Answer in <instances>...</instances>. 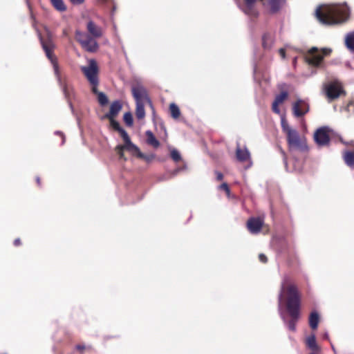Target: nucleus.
<instances>
[{
  "label": "nucleus",
  "instance_id": "42",
  "mask_svg": "<svg viewBox=\"0 0 354 354\" xmlns=\"http://www.w3.org/2000/svg\"><path fill=\"white\" fill-rule=\"evenodd\" d=\"M76 348H77V350L81 351V350L84 349V348H85V346H84V345H77Z\"/></svg>",
  "mask_w": 354,
  "mask_h": 354
},
{
  "label": "nucleus",
  "instance_id": "5",
  "mask_svg": "<svg viewBox=\"0 0 354 354\" xmlns=\"http://www.w3.org/2000/svg\"><path fill=\"white\" fill-rule=\"evenodd\" d=\"M75 38L81 44L82 48L88 52H95L99 48V45L97 41V38L94 37L86 32L77 30L75 32Z\"/></svg>",
  "mask_w": 354,
  "mask_h": 354
},
{
  "label": "nucleus",
  "instance_id": "22",
  "mask_svg": "<svg viewBox=\"0 0 354 354\" xmlns=\"http://www.w3.org/2000/svg\"><path fill=\"white\" fill-rule=\"evenodd\" d=\"M263 46L266 49H270L273 44V37L271 34L266 33L263 36Z\"/></svg>",
  "mask_w": 354,
  "mask_h": 354
},
{
  "label": "nucleus",
  "instance_id": "43",
  "mask_svg": "<svg viewBox=\"0 0 354 354\" xmlns=\"http://www.w3.org/2000/svg\"><path fill=\"white\" fill-rule=\"evenodd\" d=\"M36 180H37V184H38V185H40V178H39V177H37V178H36Z\"/></svg>",
  "mask_w": 354,
  "mask_h": 354
},
{
  "label": "nucleus",
  "instance_id": "31",
  "mask_svg": "<svg viewBox=\"0 0 354 354\" xmlns=\"http://www.w3.org/2000/svg\"><path fill=\"white\" fill-rule=\"evenodd\" d=\"M124 121L127 125L131 127L133 124V117L131 113L127 112L124 114L123 117Z\"/></svg>",
  "mask_w": 354,
  "mask_h": 354
},
{
  "label": "nucleus",
  "instance_id": "37",
  "mask_svg": "<svg viewBox=\"0 0 354 354\" xmlns=\"http://www.w3.org/2000/svg\"><path fill=\"white\" fill-rule=\"evenodd\" d=\"M259 259L263 263H266L267 261V257L263 254H260L259 256Z\"/></svg>",
  "mask_w": 354,
  "mask_h": 354
},
{
  "label": "nucleus",
  "instance_id": "17",
  "mask_svg": "<svg viewBox=\"0 0 354 354\" xmlns=\"http://www.w3.org/2000/svg\"><path fill=\"white\" fill-rule=\"evenodd\" d=\"M288 93L287 91H281L279 95L275 97V99L272 104V111L279 115H281V111L279 108V105L282 104L284 100L288 97Z\"/></svg>",
  "mask_w": 354,
  "mask_h": 354
},
{
  "label": "nucleus",
  "instance_id": "46",
  "mask_svg": "<svg viewBox=\"0 0 354 354\" xmlns=\"http://www.w3.org/2000/svg\"><path fill=\"white\" fill-rule=\"evenodd\" d=\"M296 59H297L296 57L294 58V60H293L294 62H296Z\"/></svg>",
  "mask_w": 354,
  "mask_h": 354
},
{
  "label": "nucleus",
  "instance_id": "40",
  "mask_svg": "<svg viewBox=\"0 0 354 354\" xmlns=\"http://www.w3.org/2000/svg\"><path fill=\"white\" fill-rule=\"evenodd\" d=\"M71 3H73V4H80L82 3L84 0H71Z\"/></svg>",
  "mask_w": 354,
  "mask_h": 354
},
{
  "label": "nucleus",
  "instance_id": "19",
  "mask_svg": "<svg viewBox=\"0 0 354 354\" xmlns=\"http://www.w3.org/2000/svg\"><path fill=\"white\" fill-rule=\"evenodd\" d=\"M306 344L308 348L313 351H317L319 350V346L316 342V338L315 334H312L306 337Z\"/></svg>",
  "mask_w": 354,
  "mask_h": 354
},
{
  "label": "nucleus",
  "instance_id": "2",
  "mask_svg": "<svg viewBox=\"0 0 354 354\" xmlns=\"http://www.w3.org/2000/svg\"><path fill=\"white\" fill-rule=\"evenodd\" d=\"M317 19L324 25H334L345 21L349 16L346 4L326 5L315 11Z\"/></svg>",
  "mask_w": 354,
  "mask_h": 354
},
{
  "label": "nucleus",
  "instance_id": "36",
  "mask_svg": "<svg viewBox=\"0 0 354 354\" xmlns=\"http://www.w3.org/2000/svg\"><path fill=\"white\" fill-rule=\"evenodd\" d=\"M290 46H286L285 48H280L279 50V53L281 55V57L284 59L286 57V50L289 48Z\"/></svg>",
  "mask_w": 354,
  "mask_h": 354
},
{
  "label": "nucleus",
  "instance_id": "13",
  "mask_svg": "<svg viewBox=\"0 0 354 354\" xmlns=\"http://www.w3.org/2000/svg\"><path fill=\"white\" fill-rule=\"evenodd\" d=\"M132 94L136 100V104L140 102L145 103V101L150 102L145 88L140 85H138L132 88Z\"/></svg>",
  "mask_w": 354,
  "mask_h": 354
},
{
  "label": "nucleus",
  "instance_id": "26",
  "mask_svg": "<svg viewBox=\"0 0 354 354\" xmlns=\"http://www.w3.org/2000/svg\"><path fill=\"white\" fill-rule=\"evenodd\" d=\"M50 1L55 8L58 11L63 12L66 10V7L63 0H50Z\"/></svg>",
  "mask_w": 354,
  "mask_h": 354
},
{
  "label": "nucleus",
  "instance_id": "24",
  "mask_svg": "<svg viewBox=\"0 0 354 354\" xmlns=\"http://www.w3.org/2000/svg\"><path fill=\"white\" fill-rule=\"evenodd\" d=\"M344 160L346 164L351 167L354 168V153L352 151H346L344 155Z\"/></svg>",
  "mask_w": 354,
  "mask_h": 354
},
{
  "label": "nucleus",
  "instance_id": "39",
  "mask_svg": "<svg viewBox=\"0 0 354 354\" xmlns=\"http://www.w3.org/2000/svg\"><path fill=\"white\" fill-rule=\"evenodd\" d=\"M55 133L56 134H59V135H60L62 136V144H64V142H65V138H64V134L62 132H60V131H56Z\"/></svg>",
  "mask_w": 354,
  "mask_h": 354
},
{
  "label": "nucleus",
  "instance_id": "1",
  "mask_svg": "<svg viewBox=\"0 0 354 354\" xmlns=\"http://www.w3.org/2000/svg\"><path fill=\"white\" fill-rule=\"evenodd\" d=\"M288 278L284 277L278 297V311L281 318L289 330L295 331L296 323L299 319L300 297L295 285H288Z\"/></svg>",
  "mask_w": 354,
  "mask_h": 354
},
{
  "label": "nucleus",
  "instance_id": "45",
  "mask_svg": "<svg viewBox=\"0 0 354 354\" xmlns=\"http://www.w3.org/2000/svg\"><path fill=\"white\" fill-rule=\"evenodd\" d=\"M284 160L285 165H286V158H284V160Z\"/></svg>",
  "mask_w": 354,
  "mask_h": 354
},
{
  "label": "nucleus",
  "instance_id": "29",
  "mask_svg": "<svg viewBox=\"0 0 354 354\" xmlns=\"http://www.w3.org/2000/svg\"><path fill=\"white\" fill-rule=\"evenodd\" d=\"M97 100H98L99 103L100 104V105L104 106V105L107 104V103L109 102L108 97L103 92H100V93H97Z\"/></svg>",
  "mask_w": 354,
  "mask_h": 354
},
{
  "label": "nucleus",
  "instance_id": "25",
  "mask_svg": "<svg viewBox=\"0 0 354 354\" xmlns=\"http://www.w3.org/2000/svg\"><path fill=\"white\" fill-rule=\"evenodd\" d=\"M136 115L138 119L144 118L145 115V103L140 102L136 104Z\"/></svg>",
  "mask_w": 354,
  "mask_h": 354
},
{
  "label": "nucleus",
  "instance_id": "4",
  "mask_svg": "<svg viewBox=\"0 0 354 354\" xmlns=\"http://www.w3.org/2000/svg\"><path fill=\"white\" fill-rule=\"evenodd\" d=\"M39 38H40V41H41V46H42V48L44 49V50L45 51L46 53V55L47 56V57L50 59V61L51 62V63L53 64V68H54V71H55V73L57 77V80L62 88V90H63V92L65 95V97L66 98H69L70 97V92H71V88H69V86H68V84H63L62 82H61V80H60V77H59V72H58V66H57V63L56 62V59L54 57L53 53H52V49H53V46H52V44L50 42H48V43H46L44 41V40L41 38V37L39 36Z\"/></svg>",
  "mask_w": 354,
  "mask_h": 354
},
{
  "label": "nucleus",
  "instance_id": "8",
  "mask_svg": "<svg viewBox=\"0 0 354 354\" xmlns=\"http://www.w3.org/2000/svg\"><path fill=\"white\" fill-rule=\"evenodd\" d=\"M81 70L90 83H95L98 80V66L95 59H89L88 66H82Z\"/></svg>",
  "mask_w": 354,
  "mask_h": 354
},
{
  "label": "nucleus",
  "instance_id": "20",
  "mask_svg": "<svg viewBox=\"0 0 354 354\" xmlns=\"http://www.w3.org/2000/svg\"><path fill=\"white\" fill-rule=\"evenodd\" d=\"M319 316L316 311H313L309 316V325L312 329H316L318 326Z\"/></svg>",
  "mask_w": 354,
  "mask_h": 354
},
{
  "label": "nucleus",
  "instance_id": "6",
  "mask_svg": "<svg viewBox=\"0 0 354 354\" xmlns=\"http://www.w3.org/2000/svg\"><path fill=\"white\" fill-rule=\"evenodd\" d=\"M331 49L324 48L318 50L316 47H313L308 50V54L306 56V62L312 66H319L325 56L330 55Z\"/></svg>",
  "mask_w": 354,
  "mask_h": 354
},
{
  "label": "nucleus",
  "instance_id": "3",
  "mask_svg": "<svg viewBox=\"0 0 354 354\" xmlns=\"http://www.w3.org/2000/svg\"><path fill=\"white\" fill-rule=\"evenodd\" d=\"M281 124L282 130L286 133L290 150L306 149L305 139L301 138L298 131L288 124L283 115H281Z\"/></svg>",
  "mask_w": 354,
  "mask_h": 354
},
{
  "label": "nucleus",
  "instance_id": "14",
  "mask_svg": "<svg viewBox=\"0 0 354 354\" xmlns=\"http://www.w3.org/2000/svg\"><path fill=\"white\" fill-rule=\"evenodd\" d=\"M264 223V219L260 217L250 218L247 222V227L248 230L252 234H258L260 232L262 226Z\"/></svg>",
  "mask_w": 354,
  "mask_h": 354
},
{
  "label": "nucleus",
  "instance_id": "16",
  "mask_svg": "<svg viewBox=\"0 0 354 354\" xmlns=\"http://www.w3.org/2000/svg\"><path fill=\"white\" fill-rule=\"evenodd\" d=\"M87 33L96 38H100L103 35L102 28L97 25L94 21L90 20L86 24Z\"/></svg>",
  "mask_w": 354,
  "mask_h": 354
},
{
  "label": "nucleus",
  "instance_id": "44",
  "mask_svg": "<svg viewBox=\"0 0 354 354\" xmlns=\"http://www.w3.org/2000/svg\"><path fill=\"white\" fill-rule=\"evenodd\" d=\"M324 337L326 338V339H328V334L327 333H326L324 335Z\"/></svg>",
  "mask_w": 354,
  "mask_h": 354
},
{
  "label": "nucleus",
  "instance_id": "11",
  "mask_svg": "<svg viewBox=\"0 0 354 354\" xmlns=\"http://www.w3.org/2000/svg\"><path fill=\"white\" fill-rule=\"evenodd\" d=\"M308 111L309 105L306 101L303 100H298L292 104V113L293 115L297 118L304 115Z\"/></svg>",
  "mask_w": 354,
  "mask_h": 354
},
{
  "label": "nucleus",
  "instance_id": "9",
  "mask_svg": "<svg viewBox=\"0 0 354 354\" xmlns=\"http://www.w3.org/2000/svg\"><path fill=\"white\" fill-rule=\"evenodd\" d=\"M314 140L319 147H324L329 144V128L327 127H322L316 130L314 133Z\"/></svg>",
  "mask_w": 354,
  "mask_h": 354
},
{
  "label": "nucleus",
  "instance_id": "21",
  "mask_svg": "<svg viewBox=\"0 0 354 354\" xmlns=\"http://www.w3.org/2000/svg\"><path fill=\"white\" fill-rule=\"evenodd\" d=\"M146 136H147V142L149 145L153 146L155 148H157L160 145L159 141L156 138L154 135L151 131H146Z\"/></svg>",
  "mask_w": 354,
  "mask_h": 354
},
{
  "label": "nucleus",
  "instance_id": "18",
  "mask_svg": "<svg viewBox=\"0 0 354 354\" xmlns=\"http://www.w3.org/2000/svg\"><path fill=\"white\" fill-rule=\"evenodd\" d=\"M122 108V105L120 101L115 100L113 102L110 106L109 112L107 113L104 117L107 119H112L113 118H115L121 111Z\"/></svg>",
  "mask_w": 354,
  "mask_h": 354
},
{
  "label": "nucleus",
  "instance_id": "7",
  "mask_svg": "<svg viewBox=\"0 0 354 354\" xmlns=\"http://www.w3.org/2000/svg\"><path fill=\"white\" fill-rule=\"evenodd\" d=\"M263 0H241L238 3L239 8L248 16L251 18H256L259 15V12L256 8V4L259 1Z\"/></svg>",
  "mask_w": 354,
  "mask_h": 354
},
{
  "label": "nucleus",
  "instance_id": "32",
  "mask_svg": "<svg viewBox=\"0 0 354 354\" xmlns=\"http://www.w3.org/2000/svg\"><path fill=\"white\" fill-rule=\"evenodd\" d=\"M171 157L175 161L178 162L181 159V156L178 150L175 149H172L171 150Z\"/></svg>",
  "mask_w": 354,
  "mask_h": 354
},
{
  "label": "nucleus",
  "instance_id": "38",
  "mask_svg": "<svg viewBox=\"0 0 354 354\" xmlns=\"http://www.w3.org/2000/svg\"><path fill=\"white\" fill-rule=\"evenodd\" d=\"M216 175L218 180H221L223 178V176L221 172L216 171Z\"/></svg>",
  "mask_w": 354,
  "mask_h": 354
},
{
  "label": "nucleus",
  "instance_id": "28",
  "mask_svg": "<svg viewBox=\"0 0 354 354\" xmlns=\"http://www.w3.org/2000/svg\"><path fill=\"white\" fill-rule=\"evenodd\" d=\"M169 110L171 112V116L176 119L180 116V112L178 106L174 103H171L169 106Z\"/></svg>",
  "mask_w": 354,
  "mask_h": 354
},
{
  "label": "nucleus",
  "instance_id": "41",
  "mask_svg": "<svg viewBox=\"0 0 354 354\" xmlns=\"http://www.w3.org/2000/svg\"><path fill=\"white\" fill-rule=\"evenodd\" d=\"M21 243V241L19 239H16L14 241V245L17 246V245H19Z\"/></svg>",
  "mask_w": 354,
  "mask_h": 354
},
{
  "label": "nucleus",
  "instance_id": "33",
  "mask_svg": "<svg viewBox=\"0 0 354 354\" xmlns=\"http://www.w3.org/2000/svg\"><path fill=\"white\" fill-rule=\"evenodd\" d=\"M124 149V147L122 145H118L115 147V151H116L117 153L118 154L120 158H121V159H124V152H123Z\"/></svg>",
  "mask_w": 354,
  "mask_h": 354
},
{
  "label": "nucleus",
  "instance_id": "30",
  "mask_svg": "<svg viewBox=\"0 0 354 354\" xmlns=\"http://www.w3.org/2000/svg\"><path fill=\"white\" fill-rule=\"evenodd\" d=\"M111 123V125L112 127L120 132V135L122 136V131H125L124 129L121 128L120 126V124L115 120V118H113L112 119H109Z\"/></svg>",
  "mask_w": 354,
  "mask_h": 354
},
{
  "label": "nucleus",
  "instance_id": "10",
  "mask_svg": "<svg viewBox=\"0 0 354 354\" xmlns=\"http://www.w3.org/2000/svg\"><path fill=\"white\" fill-rule=\"evenodd\" d=\"M325 92L328 98L332 100L337 98L343 90L340 83L335 81L325 85Z\"/></svg>",
  "mask_w": 354,
  "mask_h": 354
},
{
  "label": "nucleus",
  "instance_id": "35",
  "mask_svg": "<svg viewBox=\"0 0 354 354\" xmlns=\"http://www.w3.org/2000/svg\"><path fill=\"white\" fill-rule=\"evenodd\" d=\"M219 189L224 190L227 194L230 195V189L227 183H224L219 186Z\"/></svg>",
  "mask_w": 354,
  "mask_h": 354
},
{
  "label": "nucleus",
  "instance_id": "15",
  "mask_svg": "<svg viewBox=\"0 0 354 354\" xmlns=\"http://www.w3.org/2000/svg\"><path fill=\"white\" fill-rule=\"evenodd\" d=\"M236 157L240 162H249V165L246 167V169L251 167L252 162L250 158V153L245 147L241 148L239 145L237 146L236 149Z\"/></svg>",
  "mask_w": 354,
  "mask_h": 354
},
{
  "label": "nucleus",
  "instance_id": "34",
  "mask_svg": "<svg viewBox=\"0 0 354 354\" xmlns=\"http://www.w3.org/2000/svg\"><path fill=\"white\" fill-rule=\"evenodd\" d=\"M98 82H99V81H98V80H97L96 82H95V83H90L91 84V86H92V91H93V93H94L96 95H97V93H100L97 90Z\"/></svg>",
  "mask_w": 354,
  "mask_h": 354
},
{
  "label": "nucleus",
  "instance_id": "27",
  "mask_svg": "<svg viewBox=\"0 0 354 354\" xmlns=\"http://www.w3.org/2000/svg\"><path fill=\"white\" fill-rule=\"evenodd\" d=\"M281 1L282 0H268L271 12H276L278 11L280 8Z\"/></svg>",
  "mask_w": 354,
  "mask_h": 354
},
{
  "label": "nucleus",
  "instance_id": "12",
  "mask_svg": "<svg viewBox=\"0 0 354 354\" xmlns=\"http://www.w3.org/2000/svg\"><path fill=\"white\" fill-rule=\"evenodd\" d=\"M122 138L124 142V149L137 153L140 158H145L142 153L140 152L139 148L131 142L130 138L126 131H122Z\"/></svg>",
  "mask_w": 354,
  "mask_h": 354
},
{
  "label": "nucleus",
  "instance_id": "23",
  "mask_svg": "<svg viewBox=\"0 0 354 354\" xmlns=\"http://www.w3.org/2000/svg\"><path fill=\"white\" fill-rule=\"evenodd\" d=\"M345 44L349 50L354 52V32L347 34Z\"/></svg>",
  "mask_w": 354,
  "mask_h": 354
}]
</instances>
